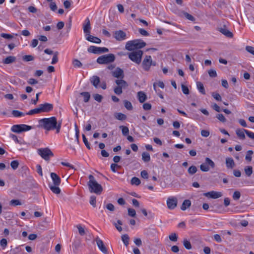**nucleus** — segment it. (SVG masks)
Masks as SVG:
<instances>
[{
  "label": "nucleus",
  "mask_w": 254,
  "mask_h": 254,
  "mask_svg": "<svg viewBox=\"0 0 254 254\" xmlns=\"http://www.w3.org/2000/svg\"><path fill=\"white\" fill-rule=\"evenodd\" d=\"M39 124V127L47 131L56 129L57 133L60 132L62 126V122H58L55 117L40 119Z\"/></svg>",
  "instance_id": "1"
},
{
  "label": "nucleus",
  "mask_w": 254,
  "mask_h": 254,
  "mask_svg": "<svg viewBox=\"0 0 254 254\" xmlns=\"http://www.w3.org/2000/svg\"><path fill=\"white\" fill-rule=\"evenodd\" d=\"M89 181L88 182V186L90 192H94L97 194L101 193L103 190V188L101 185L98 184L94 176L92 175L89 176Z\"/></svg>",
  "instance_id": "2"
},
{
  "label": "nucleus",
  "mask_w": 254,
  "mask_h": 254,
  "mask_svg": "<svg viewBox=\"0 0 254 254\" xmlns=\"http://www.w3.org/2000/svg\"><path fill=\"white\" fill-rule=\"evenodd\" d=\"M142 55V51L137 50L129 53L128 54V58L135 64H139L141 62Z\"/></svg>",
  "instance_id": "3"
},
{
  "label": "nucleus",
  "mask_w": 254,
  "mask_h": 254,
  "mask_svg": "<svg viewBox=\"0 0 254 254\" xmlns=\"http://www.w3.org/2000/svg\"><path fill=\"white\" fill-rule=\"evenodd\" d=\"M115 60V57L113 54L104 55L98 57L97 63L100 64H108L113 62Z\"/></svg>",
  "instance_id": "4"
},
{
  "label": "nucleus",
  "mask_w": 254,
  "mask_h": 254,
  "mask_svg": "<svg viewBox=\"0 0 254 254\" xmlns=\"http://www.w3.org/2000/svg\"><path fill=\"white\" fill-rule=\"evenodd\" d=\"M38 154L46 161L50 160V158L54 156V154L49 148H42L38 149Z\"/></svg>",
  "instance_id": "5"
},
{
  "label": "nucleus",
  "mask_w": 254,
  "mask_h": 254,
  "mask_svg": "<svg viewBox=\"0 0 254 254\" xmlns=\"http://www.w3.org/2000/svg\"><path fill=\"white\" fill-rule=\"evenodd\" d=\"M156 63L152 61V58L150 56H146L144 58L142 66L145 71H148L150 70L151 65L155 66Z\"/></svg>",
  "instance_id": "6"
},
{
  "label": "nucleus",
  "mask_w": 254,
  "mask_h": 254,
  "mask_svg": "<svg viewBox=\"0 0 254 254\" xmlns=\"http://www.w3.org/2000/svg\"><path fill=\"white\" fill-rule=\"evenodd\" d=\"M32 128V127L25 124L15 125L12 126L11 130L16 133H21L23 131L29 130Z\"/></svg>",
  "instance_id": "7"
},
{
  "label": "nucleus",
  "mask_w": 254,
  "mask_h": 254,
  "mask_svg": "<svg viewBox=\"0 0 254 254\" xmlns=\"http://www.w3.org/2000/svg\"><path fill=\"white\" fill-rule=\"evenodd\" d=\"M210 167L212 168H214L215 163L210 158L207 157L205 158V163L200 165V169L203 172H208L210 169Z\"/></svg>",
  "instance_id": "8"
},
{
  "label": "nucleus",
  "mask_w": 254,
  "mask_h": 254,
  "mask_svg": "<svg viewBox=\"0 0 254 254\" xmlns=\"http://www.w3.org/2000/svg\"><path fill=\"white\" fill-rule=\"evenodd\" d=\"M89 53L99 54L109 52V49L105 47H98L94 46H90L87 49Z\"/></svg>",
  "instance_id": "9"
},
{
  "label": "nucleus",
  "mask_w": 254,
  "mask_h": 254,
  "mask_svg": "<svg viewBox=\"0 0 254 254\" xmlns=\"http://www.w3.org/2000/svg\"><path fill=\"white\" fill-rule=\"evenodd\" d=\"M166 203L169 209L173 210L177 206L178 199L175 196H170L167 198Z\"/></svg>",
  "instance_id": "10"
},
{
  "label": "nucleus",
  "mask_w": 254,
  "mask_h": 254,
  "mask_svg": "<svg viewBox=\"0 0 254 254\" xmlns=\"http://www.w3.org/2000/svg\"><path fill=\"white\" fill-rule=\"evenodd\" d=\"M41 113H48L53 109V105L50 103H45L39 105Z\"/></svg>",
  "instance_id": "11"
},
{
  "label": "nucleus",
  "mask_w": 254,
  "mask_h": 254,
  "mask_svg": "<svg viewBox=\"0 0 254 254\" xmlns=\"http://www.w3.org/2000/svg\"><path fill=\"white\" fill-rule=\"evenodd\" d=\"M114 38L119 41H123L127 38L126 33L123 30L116 31L114 33Z\"/></svg>",
  "instance_id": "12"
},
{
  "label": "nucleus",
  "mask_w": 254,
  "mask_h": 254,
  "mask_svg": "<svg viewBox=\"0 0 254 254\" xmlns=\"http://www.w3.org/2000/svg\"><path fill=\"white\" fill-rule=\"evenodd\" d=\"M95 241H96L97 245L100 250L104 254H108L107 249L105 246L103 241L98 237L95 239Z\"/></svg>",
  "instance_id": "13"
},
{
  "label": "nucleus",
  "mask_w": 254,
  "mask_h": 254,
  "mask_svg": "<svg viewBox=\"0 0 254 254\" xmlns=\"http://www.w3.org/2000/svg\"><path fill=\"white\" fill-rule=\"evenodd\" d=\"M203 195L207 197L216 199L221 197L222 196V193L221 192L211 191L208 192L204 193Z\"/></svg>",
  "instance_id": "14"
},
{
  "label": "nucleus",
  "mask_w": 254,
  "mask_h": 254,
  "mask_svg": "<svg viewBox=\"0 0 254 254\" xmlns=\"http://www.w3.org/2000/svg\"><path fill=\"white\" fill-rule=\"evenodd\" d=\"M83 31L86 35H88L90 33L91 26L89 19L87 18L84 21L83 25Z\"/></svg>",
  "instance_id": "15"
},
{
  "label": "nucleus",
  "mask_w": 254,
  "mask_h": 254,
  "mask_svg": "<svg viewBox=\"0 0 254 254\" xmlns=\"http://www.w3.org/2000/svg\"><path fill=\"white\" fill-rule=\"evenodd\" d=\"M218 30L227 37L232 38L233 36V33L228 30L225 26L219 28Z\"/></svg>",
  "instance_id": "16"
},
{
  "label": "nucleus",
  "mask_w": 254,
  "mask_h": 254,
  "mask_svg": "<svg viewBox=\"0 0 254 254\" xmlns=\"http://www.w3.org/2000/svg\"><path fill=\"white\" fill-rule=\"evenodd\" d=\"M112 75L114 77L116 78H123L124 76L123 70L119 67L117 68L112 72Z\"/></svg>",
  "instance_id": "17"
},
{
  "label": "nucleus",
  "mask_w": 254,
  "mask_h": 254,
  "mask_svg": "<svg viewBox=\"0 0 254 254\" xmlns=\"http://www.w3.org/2000/svg\"><path fill=\"white\" fill-rule=\"evenodd\" d=\"M51 177L53 181V185L59 186L61 184V178L55 173H51Z\"/></svg>",
  "instance_id": "18"
},
{
  "label": "nucleus",
  "mask_w": 254,
  "mask_h": 254,
  "mask_svg": "<svg viewBox=\"0 0 254 254\" xmlns=\"http://www.w3.org/2000/svg\"><path fill=\"white\" fill-rule=\"evenodd\" d=\"M134 44L135 50H138L143 48L146 46V43L141 40H133Z\"/></svg>",
  "instance_id": "19"
},
{
  "label": "nucleus",
  "mask_w": 254,
  "mask_h": 254,
  "mask_svg": "<svg viewBox=\"0 0 254 254\" xmlns=\"http://www.w3.org/2000/svg\"><path fill=\"white\" fill-rule=\"evenodd\" d=\"M86 39L88 41L96 44H100L101 42V40L100 39H99L98 37L91 35H90V34L87 35V36L86 38Z\"/></svg>",
  "instance_id": "20"
},
{
  "label": "nucleus",
  "mask_w": 254,
  "mask_h": 254,
  "mask_svg": "<svg viewBox=\"0 0 254 254\" xmlns=\"http://www.w3.org/2000/svg\"><path fill=\"white\" fill-rule=\"evenodd\" d=\"M245 131H246V129H245L239 128L236 129V133L240 139L244 140L245 139Z\"/></svg>",
  "instance_id": "21"
},
{
  "label": "nucleus",
  "mask_w": 254,
  "mask_h": 254,
  "mask_svg": "<svg viewBox=\"0 0 254 254\" xmlns=\"http://www.w3.org/2000/svg\"><path fill=\"white\" fill-rule=\"evenodd\" d=\"M90 80L91 83L95 88H98L99 84L100 82V78L98 76L96 75L93 76L92 77H91Z\"/></svg>",
  "instance_id": "22"
},
{
  "label": "nucleus",
  "mask_w": 254,
  "mask_h": 254,
  "mask_svg": "<svg viewBox=\"0 0 254 254\" xmlns=\"http://www.w3.org/2000/svg\"><path fill=\"white\" fill-rule=\"evenodd\" d=\"M125 48H126V49H127L128 51H134L135 50V48L134 47L133 41V40L129 41H128L127 42V43L126 44Z\"/></svg>",
  "instance_id": "23"
},
{
  "label": "nucleus",
  "mask_w": 254,
  "mask_h": 254,
  "mask_svg": "<svg viewBox=\"0 0 254 254\" xmlns=\"http://www.w3.org/2000/svg\"><path fill=\"white\" fill-rule=\"evenodd\" d=\"M226 165L228 168L232 169L235 165L234 160L232 158L226 159Z\"/></svg>",
  "instance_id": "24"
},
{
  "label": "nucleus",
  "mask_w": 254,
  "mask_h": 254,
  "mask_svg": "<svg viewBox=\"0 0 254 254\" xmlns=\"http://www.w3.org/2000/svg\"><path fill=\"white\" fill-rule=\"evenodd\" d=\"M138 100L140 103H143L147 99L146 94L142 91H139L137 93Z\"/></svg>",
  "instance_id": "25"
},
{
  "label": "nucleus",
  "mask_w": 254,
  "mask_h": 254,
  "mask_svg": "<svg viewBox=\"0 0 254 254\" xmlns=\"http://www.w3.org/2000/svg\"><path fill=\"white\" fill-rule=\"evenodd\" d=\"M191 205V201L189 199H186L183 202V204L181 207V210L185 211L188 208L190 207Z\"/></svg>",
  "instance_id": "26"
},
{
  "label": "nucleus",
  "mask_w": 254,
  "mask_h": 254,
  "mask_svg": "<svg viewBox=\"0 0 254 254\" xmlns=\"http://www.w3.org/2000/svg\"><path fill=\"white\" fill-rule=\"evenodd\" d=\"M16 61V58L14 56H8L3 60V63L4 64H10L14 63Z\"/></svg>",
  "instance_id": "27"
},
{
  "label": "nucleus",
  "mask_w": 254,
  "mask_h": 254,
  "mask_svg": "<svg viewBox=\"0 0 254 254\" xmlns=\"http://www.w3.org/2000/svg\"><path fill=\"white\" fill-rule=\"evenodd\" d=\"M49 188L52 191L56 194H60L61 192V189L59 188V186L50 185Z\"/></svg>",
  "instance_id": "28"
},
{
  "label": "nucleus",
  "mask_w": 254,
  "mask_h": 254,
  "mask_svg": "<svg viewBox=\"0 0 254 254\" xmlns=\"http://www.w3.org/2000/svg\"><path fill=\"white\" fill-rule=\"evenodd\" d=\"M116 83L118 85V87H121L122 88H125L128 85L127 82L123 79L116 80Z\"/></svg>",
  "instance_id": "29"
},
{
  "label": "nucleus",
  "mask_w": 254,
  "mask_h": 254,
  "mask_svg": "<svg viewBox=\"0 0 254 254\" xmlns=\"http://www.w3.org/2000/svg\"><path fill=\"white\" fill-rule=\"evenodd\" d=\"M142 159L144 162H148L150 160V156L149 153L143 152L142 153Z\"/></svg>",
  "instance_id": "30"
},
{
  "label": "nucleus",
  "mask_w": 254,
  "mask_h": 254,
  "mask_svg": "<svg viewBox=\"0 0 254 254\" xmlns=\"http://www.w3.org/2000/svg\"><path fill=\"white\" fill-rule=\"evenodd\" d=\"M196 86L199 91L203 95L206 94L203 84L200 82H196Z\"/></svg>",
  "instance_id": "31"
},
{
  "label": "nucleus",
  "mask_w": 254,
  "mask_h": 254,
  "mask_svg": "<svg viewBox=\"0 0 254 254\" xmlns=\"http://www.w3.org/2000/svg\"><path fill=\"white\" fill-rule=\"evenodd\" d=\"M40 113H41V112H40V108L39 107L38 108H35L34 109H32V110H30L28 112H27L26 113V115H32L40 114Z\"/></svg>",
  "instance_id": "32"
},
{
  "label": "nucleus",
  "mask_w": 254,
  "mask_h": 254,
  "mask_svg": "<svg viewBox=\"0 0 254 254\" xmlns=\"http://www.w3.org/2000/svg\"><path fill=\"white\" fill-rule=\"evenodd\" d=\"M81 95H82L84 97V101L85 102H88L90 98V94L87 92H83L80 93Z\"/></svg>",
  "instance_id": "33"
},
{
  "label": "nucleus",
  "mask_w": 254,
  "mask_h": 254,
  "mask_svg": "<svg viewBox=\"0 0 254 254\" xmlns=\"http://www.w3.org/2000/svg\"><path fill=\"white\" fill-rule=\"evenodd\" d=\"M246 174L250 177L253 173V167L252 166H247L244 169Z\"/></svg>",
  "instance_id": "34"
},
{
  "label": "nucleus",
  "mask_w": 254,
  "mask_h": 254,
  "mask_svg": "<svg viewBox=\"0 0 254 254\" xmlns=\"http://www.w3.org/2000/svg\"><path fill=\"white\" fill-rule=\"evenodd\" d=\"M115 118L119 120L123 121L126 119L127 117L124 114L118 113L115 115Z\"/></svg>",
  "instance_id": "35"
},
{
  "label": "nucleus",
  "mask_w": 254,
  "mask_h": 254,
  "mask_svg": "<svg viewBox=\"0 0 254 254\" xmlns=\"http://www.w3.org/2000/svg\"><path fill=\"white\" fill-rule=\"evenodd\" d=\"M140 180L137 177H133L131 180V184L132 185L138 186L140 184Z\"/></svg>",
  "instance_id": "36"
},
{
  "label": "nucleus",
  "mask_w": 254,
  "mask_h": 254,
  "mask_svg": "<svg viewBox=\"0 0 254 254\" xmlns=\"http://www.w3.org/2000/svg\"><path fill=\"white\" fill-rule=\"evenodd\" d=\"M120 128L122 129V133L124 135L126 136L129 133V129L127 127L121 126Z\"/></svg>",
  "instance_id": "37"
},
{
  "label": "nucleus",
  "mask_w": 254,
  "mask_h": 254,
  "mask_svg": "<svg viewBox=\"0 0 254 254\" xmlns=\"http://www.w3.org/2000/svg\"><path fill=\"white\" fill-rule=\"evenodd\" d=\"M253 154V151L252 150H248L247 152V154L246 155L245 159L247 161L250 162L252 161V155Z\"/></svg>",
  "instance_id": "38"
},
{
  "label": "nucleus",
  "mask_w": 254,
  "mask_h": 254,
  "mask_svg": "<svg viewBox=\"0 0 254 254\" xmlns=\"http://www.w3.org/2000/svg\"><path fill=\"white\" fill-rule=\"evenodd\" d=\"M122 240L123 241V242H124V244L126 246H127L129 243H128V241H129V237L127 235V234H125V235H124L122 236Z\"/></svg>",
  "instance_id": "39"
},
{
  "label": "nucleus",
  "mask_w": 254,
  "mask_h": 254,
  "mask_svg": "<svg viewBox=\"0 0 254 254\" xmlns=\"http://www.w3.org/2000/svg\"><path fill=\"white\" fill-rule=\"evenodd\" d=\"M197 169L196 166H191L188 169V173L190 175H193L195 174Z\"/></svg>",
  "instance_id": "40"
},
{
  "label": "nucleus",
  "mask_w": 254,
  "mask_h": 254,
  "mask_svg": "<svg viewBox=\"0 0 254 254\" xmlns=\"http://www.w3.org/2000/svg\"><path fill=\"white\" fill-rule=\"evenodd\" d=\"M90 204L92 205L94 207L96 206V197L94 195H92L90 197Z\"/></svg>",
  "instance_id": "41"
},
{
  "label": "nucleus",
  "mask_w": 254,
  "mask_h": 254,
  "mask_svg": "<svg viewBox=\"0 0 254 254\" xmlns=\"http://www.w3.org/2000/svg\"><path fill=\"white\" fill-rule=\"evenodd\" d=\"M73 65L75 67H80L82 66V63L77 59H74L72 62Z\"/></svg>",
  "instance_id": "42"
},
{
  "label": "nucleus",
  "mask_w": 254,
  "mask_h": 254,
  "mask_svg": "<svg viewBox=\"0 0 254 254\" xmlns=\"http://www.w3.org/2000/svg\"><path fill=\"white\" fill-rule=\"evenodd\" d=\"M12 114L14 117H19L21 116H23L24 115V114L18 110H13L12 112Z\"/></svg>",
  "instance_id": "43"
},
{
  "label": "nucleus",
  "mask_w": 254,
  "mask_h": 254,
  "mask_svg": "<svg viewBox=\"0 0 254 254\" xmlns=\"http://www.w3.org/2000/svg\"><path fill=\"white\" fill-rule=\"evenodd\" d=\"M124 105L127 109L128 110H131L132 109V106L131 103L128 101H124Z\"/></svg>",
  "instance_id": "44"
},
{
  "label": "nucleus",
  "mask_w": 254,
  "mask_h": 254,
  "mask_svg": "<svg viewBox=\"0 0 254 254\" xmlns=\"http://www.w3.org/2000/svg\"><path fill=\"white\" fill-rule=\"evenodd\" d=\"M22 59L23 61L25 62H30L33 61L34 58L33 56L31 55H25L23 57Z\"/></svg>",
  "instance_id": "45"
},
{
  "label": "nucleus",
  "mask_w": 254,
  "mask_h": 254,
  "mask_svg": "<svg viewBox=\"0 0 254 254\" xmlns=\"http://www.w3.org/2000/svg\"><path fill=\"white\" fill-rule=\"evenodd\" d=\"M183 244L184 247L188 250H190L191 248V245L190 243L187 239L184 240Z\"/></svg>",
  "instance_id": "46"
},
{
  "label": "nucleus",
  "mask_w": 254,
  "mask_h": 254,
  "mask_svg": "<svg viewBox=\"0 0 254 254\" xmlns=\"http://www.w3.org/2000/svg\"><path fill=\"white\" fill-rule=\"evenodd\" d=\"M127 212H128V215L129 216H131V217H134L136 216V212L135 211L134 209H132V208H128L127 209Z\"/></svg>",
  "instance_id": "47"
},
{
  "label": "nucleus",
  "mask_w": 254,
  "mask_h": 254,
  "mask_svg": "<svg viewBox=\"0 0 254 254\" xmlns=\"http://www.w3.org/2000/svg\"><path fill=\"white\" fill-rule=\"evenodd\" d=\"M77 228L78 229L79 234L81 236H84L85 234L84 228H83L80 225H78L77 226Z\"/></svg>",
  "instance_id": "48"
},
{
  "label": "nucleus",
  "mask_w": 254,
  "mask_h": 254,
  "mask_svg": "<svg viewBox=\"0 0 254 254\" xmlns=\"http://www.w3.org/2000/svg\"><path fill=\"white\" fill-rule=\"evenodd\" d=\"M93 97L95 100L98 102H101L102 100L103 97L102 95L98 94H95L93 95Z\"/></svg>",
  "instance_id": "49"
},
{
  "label": "nucleus",
  "mask_w": 254,
  "mask_h": 254,
  "mask_svg": "<svg viewBox=\"0 0 254 254\" xmlns=\"http://www.w3.org/2000/svg\"><path fill=\"white\" fill-rule=\"evenodd\" d=\"M122 225V222L121 220H118L117 221V223H114V225L116 227V229L119 231L121 232L122 231V228L120 226V225Z\"/></svg>",
  "instance_id": "50"
},
{
  "label": "nucleus",
  "mask_w": 254,
  "mask_h": 254,
  "mask_svg": "<svg viewBox=\"0 0 254 254\" xmlns=\"http://www.w3.org/2000/svg\"><path fill=\"white\" fill-rule=\"evenodd\" d=\"M169 239L171 241L176 242L178 240V236L176 233H172L169 236Z\"/></svg>",
  "instance_id": "51"
},
{
  "label": "nucleus",
  "mask_w": 254,
  "mask_h": 254,
  "mask_svg": "<svg viewBox=\"0 0 254 254\" xmlns=\"http://www.w3.org/2000/svg\"><path fill=\"white\" fill-rule=\"evenodd\" d=\"M18 165H19V163L16 160H14V161H12L11 162L10 166H11V168L14 170L18 168Z\"/></svg>",
  "instance_id": "52"
},
{
  "label": "nucleus",
  "mask_w": 254,
  "mask_h": 254,
  "mask_svg": "<svg viewBox=\"0 0 254 254\" xmlns=\"http://www.w3.org/2000/svg\"><path fill=\"white\" fill-rule=\"evenodd\" d=\"M82 136L83 141L84 144L85 145V146L87 147V148L88 149H90V144L88 142L87 138H86L85 135L84 134H83Z\"/></svg>",
  "instance_id": "53"
},
{
  "label": "nucleus",
  "mask_w": 254,
  "mask_h": 254,
  "mask_svg": "<svg viewBox=\"0 0 254 254\" xmlns=\"http://www.w3.org/2000/svg\"><path fill=\"white\" fill-rule=\"evenodd\" d=\"M58 52H56L54 53V55L53 57L52 61L51 62L52 64H55L58 62Z\"/></svg>",
  "instance_id": "54"
},
{
  "label": "nucleus",
  "mask_w": 254,
  "mask_h": 254,
  "mask_svg": "<svg viewBox=\"0 0 254 254\" xmlns=\"http://www.w3.org/2000/svg\"><path fill=\"white\" fill-rule=\"evenodd\" d=\"M241 196V193L239 191H235L233 194V198L234 200H238Z\"/></svg>",
  "instance_id": "55"
},
{
  "label": "nucleus",
  "mask_w": 254,
  "mask_h": 254,
  "mask_svg": "<svg viewBox=\"0 0 254 254\" xmlns=\"http://www.w3.org/2000/svg\"><path fill=\"white\" fill-rule=\"evenodd\" d=\"M212 96L217 101H221L222 98L219 93L213 92Z\"/></svg>",
  "instance_id": "56"
},
{
  "label": "nucleus",
  "mask_w": 254,
  "mask_h": 254,
  "mask_svg": "<svg viewBox=\"0 0 254 254\" xmlns=\"http://www.w3.org/2000/svg\"><path fill=\"white\" fill-rule=\"evenodd\" d=\"M246 50L247 52L254 56V47L250 46H247L246 47Z\"/></svg>",
  "instance_id": "57"
},
{
  "label": "nucleus",
  "mask_w": 254,
  "mask_h": 254,
  "mask_svg": "<svg viewBox=\"0 0 254 254\" xmlns=\"http://www.w3.org/2000/svg\"><path fill=\"white\" fill-rule=\"evenodd\" d=\"M182 91L184 93V94H185L186 95H188L189 94V89L187 86H185L184 84H182Z\"/></svg>",
  "instance_id": "58"
},
{
  "label": "nucleus",
  "mask_w": 254,
  "mask_h": 254,
  "mask_svg": "<svg viewBox=\"0 0 254 254\" xmlns=\"http://www.w3.org/2000/svg\"><path fill=\"white\" fill-rule=\"evenodd\" d=\"M114 92L117 95H120L122 93V88L121 87H116L114 88Z\"/></svg>",
  "instance_id": "59"
},
{
  "label": "nucleus",
  "mask_w": 254,
  "mask_h": 254,
  "mask_svg": "<svg viewBox=\"0 0 254 254\" xmlns=\"http://www.w3.org/2000/svg\"><path fill=\"white\" fill-rule=\"evenodd\" d=\"M138 31L139 32V33L141 35H142V36H148L149 35L148 32L147 31H146L145 30L142 29V28H140L138 30Z\"/></svg>",
  "instance_id": "60"
},
{
  "label": "nucleus",
  "mask_w": 254,
  "mask_h": 254,
  "mask_svg": "<svg viewBox=\"0 0 254 254\" xmlns=\"http://www.w3.org/2000/svg\"><path fill=\"white\" fill-rule=\"evenodd\" d=\"M245 133L250 138H251L252 139H254V132L250 131L246 129V131H245Z\"/></svg>",
  "instance_id": "61"
},
{
  "label": "nucleus",
  "mask_w": 254,
  "mask_h": 254,
  "mask_svg": "<svg viewBox=\"0 0 254 254\" xmlns=\"http://www.w3.org/2000/svg\"><path fill=\"white\" fill-rule=\"evenodd\" d=\"M217 118L221 122L224 123L226 122V119L225 117L223 116V115L220 114H218L216 116Z\"/></svg>",
  "instance_id": "62"
},
{
  "label": "nucleus",
  "mask_w": 254,
  "mask_h": 254,
  "mask_svg": "<svg viewBox=\"0 0 254 254\" xmlns=\"http://www.w3.org/2000/svg\"><path fill=\"white\" fill-rule=\"evenodd\" d=\"M7 240L3 238L0 240V244L3 249H4L5 248H6V247L7 246Z\"/></svg>",
  "instance_id": "63"
},
{
  "label": "nucleus",
  "mask_w": 254,
  "mask_h": 254,
  "mask_svg": "<svg viewBox=\"0 0 254 254\" xmlns=\"http://www.w3.org/2000/svg\"><path fill=\"white\" fill-rule=\"evenodd\" d=\"M208 74L211 77H215L217 76L216 71L213 69H211L208 71Z\"/></svg>",
  "instance_id": "64"
}]
</instances>
